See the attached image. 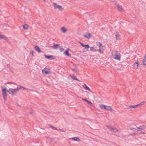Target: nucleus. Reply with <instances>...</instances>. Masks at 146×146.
<instances>
[{
    "instance_id": "nucleus-1",
    "label": "nucleus",
    "mask_w": 146,
    "mask_h": 146,
    "mask_svg": "<svg viewBox=\"0 0 146 146\" xmlns=\"http://www.w3.org/2000/svg\"><path fill=\"white\" fill-rule=\"evenodd\" d=\"M20 89L23 90L24 89H26V88L22 86L19 85L18 86L17 88L13 89L12 88H10L8 90H7V92L9 94L12 96L16 95L17 93L19 91ZM26 90L28 91L30 90L29 89H26Z\"/></svg>"
},
{
    "instance_id": "nucleus-2",
    "label": "nucleus",
    "mask_w": 146,
    "mask_h": 146,
    "mask_svg": "<svg viewBox=\"0 0 146 146\" xmlns=\"http://www.w3.org/2000/svg\"><path fill=\"white\" fill-rule=\"evenodd\" d=\"M111 57L113 59L117 60L119 61H120L121 60V55L117 51H113L112 53Z\"/></svg>"
},
{
    "instance_id": "nucleus-3",
    "label": "nucleus",
    "mask_w": 146,
    "mask_h": 146,
    "mask_svg": "<svg viewBox=\"0 0 146 146\" xmlns=\"http://www.w3.org/2000/svg\"><path fill=\"white\" fill-rule=\"evenodd\" d=\"M1 88L3 98L4 100H6L7 95V92H8L7 90V88L5 86H2Z\"/></svg>"
},
{
    "instance_id": "nucleus-4",
    "label": "nucleus",
    "mask_w": 146,
    "mask_h": 146,
    "mask_svg": "<svg viewBox=\"0 0 146 146\" xmlns=\"http://www.w3.org/2000/svg\"><path fill=\"white\" fill-rule=\"evenodd\" d=\"M50 73V69L49 68L47 67H45L42 70V73L46 75L49 74Z\"/></svg>"
},
{
    "instance_id": "nucleus-5",
    "label": "nucleus",
    "mask_w": 146,
    "mask_h": 146,
    "mask_svg": "<svg viewBox=\"0 0 146 146\" xmlns=\"http://www.w3.org/2000/svg\"><path fill=\"white\" fill-rule=\"evenodd\" d=\"M53 4L54 8V9H58L59 10L61 11L63 10L64 9L61 6L58 5L55 3H54Z\"/></svg>"
},
{
    "instance_id": "nucleus-6",
    "label": "nucleus",
    "mask_w": 146,
    "mask_h": 146,
    "mask_svg": "<svg viewBox=\"0 0 146 146\" xmlns=\"http://www.w3.org/2000/svg\"><path fill=\"white\" fill-rule=\"evenodd\" d=\"M60 31L62 33H65L68 31V29L65 26H63L61 27Z\"/></svg>"
},
{
    "instance_id": "nucleus-7",
    "label": "nucleus",
    "mask_w": 146,
    "mask_h": 146,
    "mask_svg": "<svg viewBox=\"0 0 146 146\" xmlns=\"http://www.w3.org/2000/svg\"><path fill=\"white\" fill-rule=\"evenodd\" d=\"M44 56L46 58L49 60H53L54 58V57L53 56L46 55L45 54H44Z\"/></svg>"
},
{
    "instance_id": "nucleus-8",
    "label": "nucleus",
    "mask_w": 146,
    "mask_h": 146,
    "mask_svg": "<svg viewBox=\"0 0 146 146\" xmlns=\"http://www.w3.org/2000/svg\"><path fill=\"white\" fill-rule=\"evenodd\" d=\"M70 139L73 141L79 142L80 141L79 137H72L70 138Z\"/></svg>"
},
{
    "instance_id": "nucleus-9",
    "label": "nucleus",
    "mask_w": 146,
    "mask_h": 146,
    "mask_svg": "<svg viewBox=\"0 0 146 146\" xmlns=\"http://www.w3.org/2000/svg\"><path fill=\"white\" fill-rule=\"evenodd\" d=\"M92 36V35L89 33H88L84 35L83 36L85 38L89 39H90Z\"/></svg>"
},
{
    "instance_id": "nucleus-10",
    "label": "nucleus",
    "mask_w": 146,
    "mask_h": 146,
    "mask_svg": "<svg viewBox=\"0 0 146 146\" xmlns=\"http://www.w3.org/2000/svg\"><path fill=\"white\" fill-rule=\"evenodd\" d=\"M104 50V46L99 48L98 52L100 54H103Z\"/></svg>"
},
{
    "instance_id": "nucleus-11",
    "label": "nucleus",
    "mask_w": 146,
    "mask_h": 146,
    "mask_svg": "<svg viewBox=\"0 0 146 146\" xmlns=\"http://www.w3.org/2000/svg\"><path fill=\"white\" fill-rule=\"evenodd\" d=\"M139 65V63L138 61H136L133 64V67L134 69H137Z\"/></svg>"
},
{
    "instance_id": "nucleus-12",
    "label": "nucleus",
    "mask_w": 146,
    "mask_h": 146,
    "mask_svg": "<svg viewBox=\"0 0 146 146\" xmlns=\"http://www.w3.org/2000/svg\"><path fill=\"white\" fill-rule=\"evenodd\" d=\"M107 127L108 129H110L111 131L113 132H116L117 131V130L116 129H114L113 127L110 125H108Z\"/></svg>"
},
{
    "instance_id": "nucleus-13",
    "label": "nucleus",
    "mask_w": 146,
    "mask_h": 146,
    "mask_svg": "<svg viewBox=\"0 0 146 146\" xmlns=\"http://www.w3.org/2000/svg\"><path fill=\"white\" fill-rule=\"evenodd\" d=\"M82 86L85 90H88L90 91L91 93H92V92L86 84H84L82 85Z\"/></svg>"
},
{
    "instance_id": "nucleus-14",
    "label": "nucleus",
    "mask_w": 146,
    "mask_h": 146,
    "mask_svg": "<svg viewBox=\"0 0 146 146\" xmlns=\"http://www.w3.org/2000/svg\"><path fill=\"white\" fill-rule=\"evenodd\" d=\"M105 109L107 110L110 111H112L113 110L112 109L111 106L106 105L105 106Z\"/></svg>"
},
{
    "instance_id": "nucleus-15",
    "label": "nucleus",
    "mask_w": 146,
    "mask_h": 146,
    "mask_svg": "<svg viewBox=\"0 0 146 146\" xmlns=\"http://www.w3.org/2000/svg\"><path fill=\"white\" fill-rule=\"evenodd\" d=\"M81 44V45L83 47H84L85 48L88 49L89 48V45L88 44H87V45H84L83 44L81 43L80 42H79Z\"/></svg>"
},
{
    "instance_id": "nucleus-16",
    "label": "nucleus",
    "mask_w": 146,
    "mask_h": 146,
    "mask_svg": "<svg viewBox=\"0 0 146 146\" xmlns=\"http://www.w3.org/2000/svg\"><path fill=\"white\" fill-rule=\"evenodd\" d=\"M137 107V105H131L128 106V108L130 109L131 110L135 109Z\"/></svg>"
},
{
    "instance_id": "nucleus-17",
    "label": "nucleus",
    "mask_w": 146,
    "mask_h": 146,
    "mask_svg": "<svg viewBox=\"0 0 146 146\" xmlns=\"http://www.w3.org/2000/svg\"><path fill=\"white\" fill-rule=\"evenodd\" d=\"M34 48L38 52L40 53L41 52V51L38 46H35Z\"/></svg>"
},
{
    "instance_id": "nucleus-18",
    "label": "nucleus",
    "mask_w": 146,
    "mask_h": 146,
    "mask_svg": "<svg viewBox=\"0 0 146 146\" xmlns=\"http://www.w3.org/2000/svg\"><path fill=\"white\" fill-rule=\"evenodd\" d=\"M0 38L5 40L7 41L8 40L7 37L5 35H1L0 36Z\"/></svg>"
},
{
    "instance_id": "nucleus-19",
    "label": "nucleus",
    "mask_w": 146,
    "mask_h": 146,
    "mask_svg": "<svg viewBox=\"0 0 146 146\" xmlns=\"http://www.w3.org/2000/svg\"><path fill=\"white\" fill-rule=\"evenodd\" d=\"M143 64L144 65H146V55H145L142 61Z\"/></svg>"
},
{
    "instance_id": "nucleus-20",
    "label": "nucleus",
    "mask_w": 146,
    "mask_h": 146,
    "mask_svg": "<svg viewBox=\"0 0 146 146\" xmlns=\"http://www.w3.org/2000/svg\"><path fill=\"white\" fill-rule=\"evenodd\" d=\"M117 8L121 12L122 11H123L122 7L121 5H117Z\"/></svg>"
},
{
    "instance_id": "nucleus-21",
    "label": "nucleus",
    "mask_w": 146,
    "mask_h": 146,
    "mask_svg": "<svg viewBox=\"0 0 146 146\" xmlns=\"http://www.w3.org/2000/svg\"><path fill=\"white\" fill-rule=\"evenodd\" d=\"M146 127V126L145 125H143L139 127H137L138 129H139L141 130H144Z\"/></svg>"
},
{
    "instance_id": "nucleus-22",
    "label": "nucleus",
    "mask_w": 146,
    "mask_h": 146,
    "mask_svg": "<svg viewBox=\"0 0 146 146\" xmlns=\"http://www.w3.org/2000/svg\"><path fill=\"white\" fill-rule=\"evenodd\" d=\"M145 104V102H141L139 104H138L137 105V107L139 106V107H141L142 105L144 104Z\"/></svg>"
},
{
    "instance_id": "nucleus-23",
    "label": "nucleus",
    "mask_w": 146,
    "mask_h": 146,
    "mask_svg": "<svg viewBox=\"0 0 146 146\" xmlns=\"http://www.w3.org/2000/svg\"><path fill=\"white\" fill-rule=\"evenodd\" d=\"M105 106L106 105H103V104H100L99 105V107L101 109H105Z\"/></svg>"
},
{
    "instance_id": "nucleus-24",
    "label": "nucleus",
    "mask_w": 146,
    "mask_h": 146,
    "mask_svg": "<svg viewBox=\"0 0 146 146\" xmlns=\"http://www.w3.org/2000/svg\"><path fill=\"white\" fill-rule=\"evenodd\" d=\"M97 45L99 46V47H102L103 46L102 45V43L99 42H97L96 43Z\"/></svg>"
},
{
    "instance_id": "nucleus-25",
    "label": "nucleus",
    "mask_w": 146,
    "mask_h": 146,
    "mask_svg": "<svg viewBox=\"0 0 146 146\" xmlns=\"http://www.w3.org/2000/svg\"><path fill=\"white\" fill-rule=\"evenodd\" d=\"M64 53L65 55L68 56V57H70V55L69 54V52L68 50L66 51Z\"/></svg>"
},
{
    "instance_id": "nucleus-26",
    "label": "nucleus",
    "mask_w": 146,
    "mask_h": 146,
    "mask_svg": "<svg viewBox=\"0 0 146 146\" xmlns=\"http://www.w3.org/2000/svg\"><path fill=\"white\" fill-rule=\"evenodd\" d=\"M70 76L72 79H74L78 81H79V82L80 81V80H79L78 79H77L74 76Z\"/></svg>"
},
{
    "instance_id": "nucleus-27",
    "label": "nucleus",
    "mask_w": 146,
    "mask_h": 146,
    "mask_svg": "<svg viewBox=\"0 0 146 146\" xmlns=\"http://www.w3.org/2000/svg\"><path fill=\"white\" fill-rule=\"evenodd\" d=\"M116 38L117 40H119L120 38V35L119 34L116 35H115Z\"/></svg>"
},
{
    "instance_id": "nucleus-28",
    "label": "nucleus",
    "mask_w": 146,
    "mask_h": 146,
    "mask_svg": "<svg viewBox=\"0 0 146 146\" xmlns=\"http://www.w3.org/2000/svg\"><path fill=\"white\" fill-rule=\"evenodd\" d=\"M23 28L24 29L27 30L28 28V25H25L23 27Z\"/></svg>"
},
{
    "instance_id": "nucleus-29",
    "label": "nucleus",
    "mask_w": 146,
    "mask_h": 146,
    "mask_svg": "<svg viewBox=\"0 0 146 146\" xmlns=\"http://www.w3.org/2000/svg\"><path fill=\"white\" fill-rule=\"evenodd\" d=\"M58 46V44H55V43L54 44V45L53 46V47L55 48H56Z\"/></svg>"
},
{
    "instance_id": "nucleus-30",
    "label": "nucleus",
    "mask_w": 146,
    "mask_h": 146,
    "mask_svg": "<svg viewBox=\"0 0 146 146\" xmlns=\"http://www.w3.org/2000/svg\"><path fill=\"white\" fill-rule=\"evenodd\" d=\"M87 102L88 104H90V105H91V106H92V103L91 101H88V100L87 101Z\"/></svg>"
},
{
    "instance_id": "nucleus-31",
    "label": "nucleus",
    "mask_w": 146,
    "mask_h": 146,
    "mask_svg": "<svg viewBox=\"0 0 146 146\" xmlns=\"http://www.w3.org/2000/svg\"><path fill=\"white\" fill-rule=\"evenodd\" d=\"M90 50L92 51H94V47L91 46L90 47Z\"/></svg>"
},
{
    "instance_id": "nucleus-32",
    "label": "nucleus",
    "mask_w": 146,
    "mask_h": 146,
    "mask_svg": "<svg viewBox=\"0 0 146 146\" xmlns=\"http://www.w3.org/2000/svg\"><path fill=\"white\" fill-rule=\"evenodd\" d=\"M50 126V127L51 128H52V129H54V130H57V129L56 128V127L53 126Z\"/></svg>"
},
{
    "instance_id": "nucleus-33",
    "label": "nucleus",
    "mask_w": 146,
    "mask_h": 146,
    "mask_svg": "<svg viewBox=\"0 0 146 146\" xmlns=\"http://www.w3.org/2000/svg\"><path fill=\"white\" fill-rule=\"evenodd\" d=\"M60 52H62L64 51V49L62 48H60Z\"/></svg>"
},
{
    "instance_id": "nucleus-34",
    "label": "nucleus",
    "mask_w": 146,
    "mask_h": 146,
    "mask_svg": "<svg viewBox=\"0 0 146 146\" xmlns=\"http://www.w3.org/2000/svg\"><path fill=\"white\" fill-rule=\"evenodd\" d=\"M31 53L32 54V55L33 56H34V52H33V51H31Z\"/></svg>"
},
{
    "instance_id": "nucleus-35",
    "label": "nucleus",
    "mask_w": 146,
    "mask_h": 146,
    "mask_svg": "<svg viewBox=\"0 0 146 146\" xmlns=\"http://www.w3.org/2000/svg\"><path fill=\"white\" fill-rule=\"evenodd\" d=\"M57 130L58 131H59H59H64V130H62V129H57Z\"/></svg>"
},
{
    "instance_id": "nucleus-36",
    "label": "nucleus",
    "mask_w": 146,
    "mask_h": 146,
    "mask_svg": "<svg viewBox=\"0 0 146 146\" xmlns=\"http://www.w3.org/2000/svg\"><path fill=\"white\" fill-rule=\"evenodd\" d=\"M88 50H86L85 49H83V52H86Z\"/></svg>"
},
{
    "instance_id": "nucleus-37",
    "label": "nucleus",
    "mask_w": 146,
    "mask_h": 146,
    "mask_svg": "<svg viewBox=\"0 0 146 146\" xmlns=\"http://www.w3.org/2000/svg\"><path fill=\"white\" fill-rule=\"evenodd\" d=\"M82 100L84 101H86L87 102V100L86 99H82Z\"/></svg>"
},
{
    "instance_id": "nucleus-38",
    "label": "nucleus",
    "mask_w": 146,
    "mask_h": 146,
    "mask_svg": "<svg viewBox=\"0 0 146 146\" xmlns=\"http://www.w3.org/2000/svg\"><path fill=\"white\" fill-rule=\"evenodd\" d=\"M7 84H14V83H10V82H8L7 83Z\"/></svg>"
},
{
    "instance_id": "nucleus-39",
    "label": "nucleus",
    "mask_w": 146,
    "mask_h": 146,
    "mask_svg": "<svg viewBox=\"0 0 146 146\" xmlns=\"http://www.w3.org/2000/svg\"><path fill=\"white\" fill-rule=\"evenodd\" d=\"M141 133L143 134H144V133L143 132H141Z\"/></svg>"
},
{
    "instance_id": "nucleus-40",
    "label": "nucleus",
    "mask_w": 146,
    "mask_h": 146,
    "mask_svg": "<svg viewBox=\"0 0 146 146\" xmlns=\"http://www.w3.org/2000/svg\"><path fill=\"white\" fill-rule=\"evenodd\" d=\"M43 0L45 2L46 1V0Z\"/></svg>"
},
{
    "instance_id": "nucleus-41",
    "label": "nucleus",
    "mask_w": 146,
    "mask_h": 146,
    "mask_svg": "<svg viewBox=\"0 0 146 146\" xmlns=\"http://www.w3.org/2000/svg\"><path fill=\"white\" fill-rule=\"evenodd\" d=\"M100 1H102V0H99Z\"/></svg>"
}]
</instances>
